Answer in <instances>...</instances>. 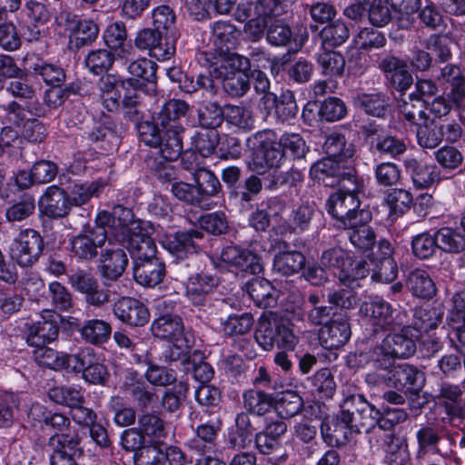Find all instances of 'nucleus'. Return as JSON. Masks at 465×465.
Masks as SVG:
<instances>
[{"label": "nucleus", "instance_id": "obj_1", "mask_svg": "<svg viewBox=\"0 0 465 465\" xmlns=\"http://www.w3.org/2000/svg\"><path fill=\"white\" fill-rule=\"evenodd\" d=\"M189 108L188 103L183 100L170 99L156 114L155 120L167 135V141L163 147V153L167 157V161H175L182 155L183 135L185 129L181 120L186 116Z\"/></svg>", "mask_w": 465, "mask_h": 465}, {"label": "nucleus", "instance_id": "obj_2", "mask_svg": "<svg viewBox=\"0 0 465 465\" xmlns=\"http://www.w3.org/2000/svg\"><path fill=\"white\" fill-rule=\"evenodd\" d=\"M203 238L201 230L191 229L167 235L163 241V247L172 255L174 270L183 276L197 269V252L200 250L199 241Z\"/></svg>", "mask_w": 465, "mask_h": 465}, {"label": "nucleus", "instance_id": "obj_3", "mask_svg": "<svg viewBox=\"0 0 465 465\" xmlns=\"http://www.w3.org/2000/svg\"><path fill=\"white\" fill-rule=\"evenodd\" d=\"M361 187V181L358 180L337 190L327 199L325 203L327 213L337 221L339 228L355 224V220L360 217L361 213L369 212L361 209L358 193Z\"/></svg>", "mask_w": 465, "mask_h": 465}, {"label": "nucleus", "instance_id": "obj_4", "mask_svg": "<svg viewBox=\"0 0 465 465\" xmlns=\"http://www.w3.org/2000/svg\"><path fill=\"white\" fill-rule=\"evenodd\" d=\"M425 374L417 367L400 363L392 366L385 372L368 373L366 381L368 384L377 387L394 388L398 391H407L419 392L425 383Z\"/></svg>", "mask_w": 465, "mask_h": 465}, {"label": "nucleus", "instance_id": "obj_5", "mask_svg": "<svg viewBox=\"0 0 465 465\" xmlns=\"http://www.w3.org/2000/svg\"><path fill=\"white\" fill-rule=\"evenodd\" d=\"M250 58L238 54H229L219 67L214 69L216 77L222 79L223 91L232 98L242 97L251 88L249 74Z\"/></svg>", "mask_w": 465, "mask_h": 465}, {"label": "nucleus", "instance_id": "obj_6", "mask_svg": "<svg viewBox=\"0 0 465 465\" xmlns=\"http://www.w3.org/2000/svg\"><path fill=\"white\" fill-rule=\"evenodd\" d=\"M254 338L264 351H271L274 346L293 350L298 342L289 323L275 316H263L259 320Z\"/></svg>", "mask_w": 465, "mask_h": 465}, {"label": "nucleus", "instance_id": "obj_7", "mask_svg": "<svg viewBox=\"0 0 465 465\" xmlns=\"http://www.w3.org/2000/svg\"><path fill=\"white\" fill-rule=\"evenodd\" d=\"M311 176L328 187L348 185L359 179L351 161L325 157L314 163L310 169Z\"/></svg>", "mask_w": 465, "mask_h": 465}, {"label": "nucleus", "instance_id": "obj_8", "mask_svg": "<svg viewBox=\"0 0 465 465\" xmlns=\"http://www.w3.org/2000/svg\"><path fill=\"white\" fill-rule=\"evenodd\" d=\"M339 414L351 424L356 433H370L377 424L375 416L378 415V409L361 394L347 396L341 404Z\"/></svg>", "mask_w": 465, "mask_h": 465}, {"label": "nucleus", "instance_id": "obj_9", "mask_svg": "<svg viewBox=\"0 0 465 465\" xmlns=\"http://www.w3.org/2000/svg\"><path fill=\"white\" fill-rule=\"evenodd\" d=\"M198 155L192 152H184L182 157L183 169L192 173L195 183V189L198 196L201 197L202 209H211L213 202L211 198L218 196L222 193V185L217 176L198 163H194Z\"/></svg>", "mask_w": 465, "mask_h": 465}, {"label": "nucleus", "instance_id": "obj_10", "mask_svg": "<svg viewBox=\"0 0 465 465\" xmlns=\"http://www.w3.org/2000/svg\"><path fill=\"white\" fill-rule=\"evenodd\" d=\"M45 248L41 234L31 228L21 230L9 246V255L20 267H31L36 263Z\"/></svg>", "mask_w": 465, "mask_h": 465}, {"label": "nucleus", "instance_id": "obj_11", "mask_svg": "<svg viewBox=\"0 0 465 465\" xmlns=\"http://www.w3.org/2000/svg\"><path fill=\"white\" fill-rule=\"evenodd\" d=\"M124 248L116 241L110 240L100 252L97 268L105 286L116 282L125 272L129 260Z\"/></svg>", "mask_w": 465, "mask_h": 465}, {"label": "nucleus", "instance_id": "obj_12", "mask_svg": "<svg viewBox=\"0 0 465 465\" xmlns=\"http://www.w3.org/2000/svg\"><path fill=\"white\" fill-rule=\"evenodd\" d=\"M175 36L163 37L162 33L154 28H143L136 33L134 46L141 51H147L151 57L158 61L171 59L175 54Z\"/></svg>", "mask_w": 465, "mask_h": 465}, {"label": "nucleus", "instance_id": "obj_13", "mask_svg": "<svg viewBox=\"0 0 465 465\" xmlns=\"http://www.w3.org/2000/svg\"><path fill=\"white\" fill-rule=\"evenodd\" d=\"M364 310L374 327V334L379 331H391L401 328L406 323L404 321L406 313L397 310L382 298L376 297L370 302L365 303Z\"/></svg>", "mask_w": 465, "mask_h": 465}, {"label": "nucleus", "instance_id": "obj_14", "mask_svg": "<svg viewBox=\"0 0 465 465\" xmlns=\"http://www.w3.org/2000/svg\"><path fill=\"white\" fill-rule=\"evenodd\" d=\"M377 64L391 88L403 93L413 84V77L409 70L407 61L395 54H380L377 58Z\"/></svg>", "mask_w": 465, "mask_h": 465}, {"label": "nucleus", "instance_id": "obj_15", "mask_svg": "<svg viewBox=\"0 0 465 465\" xmlns=\"http://www.w3.org/2000/svg\"><path fill=\"white\" fill-rule=\"evenodd\" d=\"M217 276L207 272H197L188 278L185 295L188 301L200 310L213 305V293L218 287Z\"/></svg>", "mask_w": 465, "mask_h": 465}, {"label": "nucleus", "instance_id": "obj_16", "mask_svg": "<svg viewBox=\"0 0 465 465\" xmlns=\"http://www.w3.org/2000/svg\"><path fill=\"white\" fill-rule=\"evenodd\" d=\"M68 282L74 291L84 295L89 305L102 307L110 300L109 291L101 288L97 279L86 271L77 270L69 276Z\"/></svg>", "mask_w": 465, "mask_h": 465}, {"label": "nucleus", "instance_id": "obj_17", "mask_svg": "<svg viewBox=\"0 0 465 465\" xmlns=\"http://www.w3.org/2000/svg\"><path fill=\"white\" fill-rule=\"evenodd\" d=\"M351 328L346 314L331 318L319 330V341L326 350H338L351 339Z\"/></svg>", "mask_w": 465, "mask_h": 465}, {"label": "nucleus", "instance_id": "obj_18", "mask_svg": "<svg viewBox=\"0 0 465 465\" xmlns=\"http://www.w3.org/2000/svg\"><path fill=\"white\" fill-rule=\"evenodd\" d=\"M221 261L246 274H259L262 272V258L253 251L237 245L223 248Z\"/></svg>", "mask_w": 465, "mask_h": 465}, {"label": "nucleus", "instance_id": "obj_19", "mask_svg": "<svg viewBox=\"0 0 465 465\" xmlns=\"http://www.w3.org/2000/svg\"><path fill=\"white\" fill-rule=\"evenodd\" d=\"M105 242L98 232H92L87 228L69 239V250L73 257L84 262L95 260Z\"/></svg>", "mask_w": 465, "mask_h": 465}, {"label": "nucleus", "instance_id": "obj_20", "mask_svg": "<svg viewBox=\"0 0 465 465\" xmlns=\"http://www.w3.org/2000/svg\"><path fill=\"white\" fill-rule=\"evenodd\" d=\"M349 363L351 367H370L375 370L373 373L387 371L394 363V361L388 350H385V343L375 345L364 351H358L350 355Z\"/></svg>", "mask_w": 465, "mask_h": 465}, {"label": "nucleus", "instance_id": "obj_21", "mask_svg": "<svg viewBox=\"0 0 465 465\" xmlns=\"http://www.w3.org/2000/svg\"><path fill=\"white\" fill-rule=\"evenodd\" d=\"M114 315L123 323L132 327H142L148 323L150 313L139 300L124 296L113 305Z\"/></svg>", "mask_w": 465, "mask_h": 465}, {"label": "nucleus", "instance_id": "obj_22", "mask_svg": "<svg viewBox=\"0 0 465 465\" xmlns=\"http://www.w3.org/2000/svg\"><path fill=\"white\" fill-rule=\"evenodd\" d=\"M371 221V212H362L360 213V217L355 220V224L351 223L341 227L351 245L363 252L371 251L376 243L375 232L369 225Z\"/></svg>", "mask_w": 465, "mask_h": 465}, {"label": "nucleus", "instance_id": "obj_23", "mask_svg": "<svg viewBox=\"0 0 465 465\" xmlns=\"http://www.w3.org/2000/svg\"><path fill=\"white\" fill-rule=\"evenodd\" d=\"M39 207L45 216L59 219L69 214L72 204L65 190L57 185H51L42 195Z\"/></svg>", "mask_w": 465, "mask_h": 465}, {"label": "nucleus", "instance_id": "obj_24", "mask_svg": "<svg viewBox=\"0 0 465 465\" xmlns=\"http://www.w3.org/2000/svg\"><path fill=\"white\" fill-rule=\"evenodd\" d=\"M124 241H116L125 246L135 262H144L156 256V245L152 237L143 231L141 227L126 235Z\"/></svg>", "mask_w": 465, "mask_h": 465}, {"label": "nucleus", "instance_id": "obj_25", "mask_svg": "<svg viewBox=\"0 0 465 465\" xmlns=\"http://www.w3.org/2000/svg\"><path fill=\"white\" fill-rule=\"evenodd\" d=\"M321 434L323 441L329 446H345L357 434L351 424L340 414L322 421Z\"/></svg>", "mask_w": 465, "mask_h": 465}, {"label": "nucleus", "instance_id": "obj_26", "mask_svg": "<svg viewBox=\"0 0 465 465\" xmlns=\"http://www.w3.org/2000/svg\"><path fill=\"white\" fill-rule=\"evenodd\" d=\"M141 80L124 79L122 89L124 91L120 104L124 116L129 120H137L142 113V105L144 98L145 87L139 84Z\"/></svg>", "mask_w": 465, "mask_h": 465}, {"label": "nucleus", "instance_id": "obj_27", "mask_svg": "<svg viewBox=\"0 0 465 465\" xmlns=\"http://www.w3.org/2000/svg\"><path fill=\"white\" fill-rule=\"evenodd\" d=\"M121 388L132 397L141 410L148 409L158 400L155 392L147 388L136 371H128L125 374Z\"/></svg>", "mask_w": 465, "mask_h": 465}, {"label": "nucleus", "instance_id": "obj_28", "mask_svg": "<svg viewBox=\"0 0 465 465\" xmlns=\"http://www.w3.org/2000/svg\"><path fill=\"white\" fill-rule=\"evenodd\" d=\"M463 390L459 384L442 381L439 384L435 396L438 403L444 408L450 422L455 420V417L460 415L462 406Z\"/></svg>", "mask_w": 465, "mask_h": 465}, {"label": "nucleus", "instance_id": "obj_29", "mask_svg": "<svg viewBox=\"0 0 465 465\" xmlns=\"http://www.w3.org/2000/svg\"><path fill=\"white\" fill-rule=\"evenodd\" d=\"M403 165L413 185L418 189H427L440 181V173L435 166L427 164L413 157H407Z\"/></svg>", "mask_w": 465, "mask_h": 465}, {"label": "nucleus", "instance_id": "obj_30", "mask_svg": "<svg viewBox=\"0 0 465 465\" xmlns=\"http://www.w3.org/2000/svg\"><path fill=\"white\" fill-rule=\"evenodd\" d=\"M353 104L369 116L385 118L391 110V98L382 92L359 93L353 97Z\"/></svg>", "mask_w": 465, "mask_h": 465}, {"label": "nucleus", "instance_id": "obj_31", "mask_svg": "<svg viewBox=\"0 0 465 465\" xmlns=\"http://www.w3.org/2000/svg\"><path fill=\"white\" fill-rule=\"evenodd\" d=\"M59 334V325L55 319L42 317L28 325L26 332V342L29 346L39 348L54 341Z\"/></svg>", "mask_w": 465, "mask_h": 465}, {"label": "nucleus", "instance_id": "obj_32", "mask_svg": "<svg viewBox=\"0 0 465 465\" xmlns=\"http://www.w3.org/2000/svg\"><path fill=\"white\" fill-rule=\"evenodd\" d=\"M411 326L406 323L401 326L399 333H390L382 339L385 350H388L394 360L395 358H409L417 351L415 341L410 337Z\"/></svg>", "mask_w": 465, "mask_h": 465}, {"label": "nucleus", "instance_id": "obj_33", "mask_svg": "<svg viewBox=\"0 0 465 465\" xmlns=\"http://www.w3.org/2000/svg\"><path fill=\"white\" fill-rule=\"evenodd\" d=\"M164 275L165 265L157 257L144 262H134V277L143 286L154 287L162 282Z\"/></svg>", "mask_w": 465, "mask_h": 465}, {"label": "nucleus", "instance_id": "obj_34", "mask_svg": "<svg viewBox=\"0 0 465 465\" xmlns=\"http://www.w3.org/2000/svg\"><path fill=\"white\" fill-rule=\"evenodd\" d=\"M151 331L153 336L167 341L183 337L185 333H193L191 331H185L181 317L171 314L156 318L152 322Z\"/></svg>", "mask_w": 465, "mask_h": 465}, {"label": "nucleus", "instance_id": "obj_35", "mask_svg": "<svg viewBox=\"0 0 465 465\" xmlns=\"http://www.w3.org/2000/svg\"><path fill=\"white\" fill-rule=\"evenodd\" d=\"M27 64L28 69L36 77H40L47 86L62 85L66 80L64 69L57 64L49 63L38 57L35 60L31 59Z\"/></svg>", "mask_w": 465, "mask_h": 465}, {"label": "nucleus", "instance_id": "obj_36", "mask_svg": "<svg viewBox=\"0 0 465 465\" xmlns=\"http://www.w3.org/2000/svg\"><path fill=\"white\" fill-rule=\"evenodd\" d=\"M273 393L258 389H248L242 393V405L245 411L261 417L273 409Z\"/></svg>", "mask_w": 465, "mask_h": 465}, {"label": "nucleus", "instance_id": "obj_37", "mask_svg": "<svg viewBox=\"0 0 465 465\" xmlns=\"http://www.w3.org/2000/svg\"><path fill=\"white\" fill-rule=\"evenodd\" d=\"M123 80L115 74L106 73L100 77L97 83L103 104L109 112H115L121 106V94L117 90V86L120 85L122 87Z\"/></svg>", "mask_w": 465, "mask_h": 465}, {"label": "nucleus", "instance_id": "obj_38", "mask_svg": "<svg viewBox=\"0 0 465 465\" xmlns=\"http://www.w3.org/2000/svg\"><path fill=\"white\" fill-rule=\"evenodd\" d=\"M262 184L264 188L269 191H276L282 186H296L299 183L303 180V174L298 169H290L288 171H281L278 168L272 169V171L265 172L262 173Z\"/></svg>", "mask_w": 465, "mask_h": 465}, {"label": "nucleus", "instance_id": "obj_39", "mask_svg": "<svg viewBox=\"0 0 465 465\" xmlns=\"http://www.w3.org/2000/svg\"><path fill=\"white\" fill-rule=\"evenodd\" d=\"M82 442L80 431L71 428L63 432H55L48 439L51 454H73L79 449Z\"/></svg>", "mask_w": 465, "mask_h": 465}, {"label": "nucleus", "instance_id": "obj_40", "mask_svg": "<svg viewBox=\"0 0 465 465\" xmlns=\"http://www.w3.org/2000/svg\"><path fill=\"white\" fill-rule=\"evenodd\" d=\"M406 286L416 297L431 299L436 293V286L428 272L415 269L409 272Z\"/></svg>", "mask_w": 465, "mask_h": 465}, {"label": "nucleus", "instance_id": "obj_41", "mask_svg": "<svg viewBox=\"0 0 465 465\" xmlns=\"http://www.w3.org/2000/svg\"><path fill=\"white\" fill-rule=\"evenodd\" d=\"M79 331L85 342L101 345L110 339L112 327L110 323L104 320L92 319L85 321Z\"/></svg>", "mask_w": 465, "mask_h": 465}, {"label": "nucleus", "instance_id": "obj_42", "mask_svg": "<svg viewBox=\"0 0 465 465\" xmlns=\"http://www.w3.org/2000/svg\"><path fill=\"white\" fill-rule=\"evenodd\" d=\"M160 127L157 121L156 123L143 121L136 125L140 141L150 147L159 148L162 157L167 161V157L163 153L167 135L163 132V128L160 129Z\"/></svg>", "mask_w": 465, "mask_h": 465}, {"label": "nucleus", "instance_id": "obj_43", "mask_svg": "<svg viewBox=\"0 0 465 465\" xmlns=\"http://www.w3.org/2000/svg\"><path fill=\"white\" fill-rule=\"evenodd\" d=\"M324 153L329 158H336L343 161H351L355 149L351 143H348L344 134L332 133L328 135L322 145Z\"/></svg>", "mask_w": 465, "mask_h": 465}, {"label": "nucleus", "instance_id": "obj_44", "mask_svg": "<svg viewBox=\"0 0 465 465\" xmlns=\"http://www.w3.org/2000/svg\"><path fill=\"white\" fill-rule=\"evenodd\" d=\"M273 409L282 419H290L300 413L303 407L302 398L293 391L273 394Z\"/></svg>", "mask_w": 465, "mask_h": 465}, {"label": "nucleus", "instance_id": "obj_45", "mask_svg": "<svg viewBox=\"0 0 465 465\" xmlns=\"http://www.w3.org/2000/svg\"><path fill=\"white\" fill-rule=\"evenodd\" d=\"M172 344L163 352L164 360L167 361H180L183 365L186 366L191 363L193 354L190 351L194 345V335L193 333H185L183 337L172 340Z\"/></svg>", "mask_w": 465, "mask_h": 465}, {"label": "nucleus", "instance_id": "obj_46", "mask_svg": "<svg viewBox=\"0 0 465 465\" xmlns=\"http://www.w3.org/2000/svg\"><path fill=\"white\" fill-rule=\"evenodd\" d=\"M239 35L240 32L229 22L218 21L213 25V41L221 52L233 49L237 45Z\"/></svg>", "mask_w": 465, "mask_h": 465}, {"label": "nucleus", "instance_id": "obj_47", "mask_svg": "<svg viewBox=\"0 0 465 465\" xmlns=\"http://www.w3.org/2000/svg\"><path fill=\"white\" fill-rule=\"evenodd\" d=\"M262 180L259 174L252 173L246 177L242 183L229 192V198L242 205L250 203L262 191Z\"/></svg>", "mask_w": 465, "mask_h": 465}, {"label": "nucleus", "instance_id": "obj_48", "mask_svg": "<svg viewBox=\"0 0 465 465\" xmlns=\"http://www.w3.org/2000/svg\"><path fill=\"white\" fill-rule=\"evenodd\" d=\"M105 186L102 180L91 183H74L69 188V199L72 206L85 204L93 196L97 197Z\"/></svg>", "mask_w": 465, "mask_h": 465}, {"label": "nucleus", "instance_id": "obj_49", "mask_svg": "<svg viewBox=\"0 0 465 465\" xmlns=\"http://www.w3.org/2000/svg\"><path fill=\"white\" fill-rule=\"evenodd\" d=\"M224 110L218 102H205L197 110V119L200 127L215 130L224 121Z\"/></svg>", "mask_w": 465, "mask_h": 465}, {"label": "nucleus", "instance_id": "obj_50", "mask_svg": "<svg viewBox=\"0 0 465 465\" xmlns=\"http://www.w3.org/2000/svg\"><path fill=\"white\" fill-rule=\"evenodd\" d=\"M247 292L258 307L272 306L276 301L273 297L274 288L265 279L253 278L247 283Z\"/></svg>", "mask_w": 465, "mask_h": 465}, {"label": "nucleus", "instance_id": "obj_51", "mask_svg": "<svg viewBox=\"0 0 465 465\" xmlns=\"http://www.w3.org/2000/svg\"><path fill=\"white\" fill-rule=\"evenodd\" d=\"M99 27L93 20H81L77 28L69 35V49L77 51L95 41Z\"/></svg>", "mask_w": 465, "mask_h": 465}, {"label": "nucleus", "instance_id": "obj_52", "mask_svg": "<svg viewBox=\"0 0 465 465\" xmlns=\"http://www.w3.org/2000/svg\"><path fill=\"white\" fill-rule=\"evenodd\" d=\"M305 262V256L301 252H282L274 258L273 269L282 275H292L299 272L304 267Z\"/></svg>", "mask_w": 465, "mask_h": 465}, {"label": "nucleus", "instance_id": "obj_53", "mask_svg": "<svg viewBox=\"0 0 465 465\" xmlns=\"http://www.w3.org/2000/svg\"><path fill=\"white\" fill-rule=\"evenodd\" d=\"M267 42L276 47H288L293 41L290 25L283 19H270L266 30Z\"/></svg>", "mask_w": 465, "mask_h": 465}, {"label": "nucleus", "instance_id": "obj_54", "mask_svg": "<svg viewBox=\"0 0 465 465\" xmlns=\"http://www.w3.org/2000/svg\"><path fill=\"white\" fill-rule=\"evenodd\" d=\"M265 107H274L277 117L282 122L294 118L299 110L294 94L290 90L283 91L280 96L274 94Z\"/></svg>", "mask_w": 465, "mask_h": 465}, {"label": "nucleus", "instance_id": "obj_55", "mask_svg": "<svg viewBox=\"0 0 465 465\" xmlns=\"http://www.w3.org/2000/svg\"><path fill=\"white\" fill-rule=\"evenodd\" d=\"M157 64L145 57L133 60L127 66L128 73L132 75L128 79L141 80V86L146 84L155 85Z\"/></svg>", "mask_w": 465, "mask_h": 465}, {"label": "nucleus", "instance_id": "obj_56", "mask_svg": "<svg viewBox=\"0 0 465 465\" xmlns=\"http://www.w3.org/2000/svg\"><path fill=\"white\" fill-rule=\"evenodd\" d=\"M350 35L346 24L341 19H332L320 32L319 37L322 45L336 47L341 45Z\"/></svg>", "mask_w": 465, "mask_h": 465}, {"label": "nucleus", "instance_id": "obj_57", "mask_svg": "<svg viewBox=\"0 0 465 465\" xmlns=\"http://www.w3.org/2000/svg\"><path fill=\"white\" fill-rule=\"evenodd\" d=\"M438 249L449 253H460L465 250V237L458 231L442 227L435 232Z\"/></svg>", "mask_w": 465, "mask_h": 465}, {"label": "nucleus", "instance_id": "obj_58", "mask_svg": "<svg viewBox=\"0 0 465 465\" xmlns=\"http://www.w3.org/2000/svg\"><path fill=\"white\" fill-rule=\"evenodd\" d=\"M313 204L303 203L292 209L287 222L288 230L293 233H302L310 228L314 216Z\"/></svg>", "mask_w": 465, "mask_h": 465}, {"label": "nucleus", "instance_id": "obj_59", "mask_svg": "<svg viewBox=\"0 0 465 465\" xmlns=\"http://www.w3.org/2000/svg\"><path fill=\"white\" fill-rule=\"evenodd\" d=\"M323 300H325L324 292L321 294L312 292L308 295L307 302L311 308L307 311V320L313 326L322 325L323 322L325 323L331 315L332 318L336 317L329 304H322Z\"/></svg>", "mask_w": 465, "mask_h": 465}, {"label": "nucleus", "instance_id": "obj_60", "mask_svg": "<svg viewBox=\"0 0 465 465\" xmlns=\"http://www.w3.org/2000/svg\"><path fill=\"white\" fill-rule=\"evenodd\" d=\"M48 397L52 401L70 408V411L76 405L85 401L82 389L75 386L51 388L48 391Z\"/></svg>", "mask_w": 465, "mask_h": 465}, {"label": "nucleus", "instance_id": "obj_61", "mask_svg": "<svg viewBox=\"0 0 465 465\" xmlns=\"http://www.w3.org/2000/svg\"><path fill=\"white\" fill-rule=\"evenodd\" d=\"M323 292L325 293V299L333 313H335V316H339L337 314L338 310L349 311L356 305V295L351 289H328Z\"/></svg>", "mask_w": 465, "mask_h": 465}, {"label": "nucleus", "instance_id": "obj_62", "mask_svg": "<svg viewBox=\"0 0 465 465\" xmlns=\"http://www.w3.org/2000/svg\"><path fill=\"white\" fill-rule=\"evenodd\" d=\"M284 157L283 151L280 143H276V146L266 150L262 153L252 156L250 163V168L256 173H262L265 167L270 169L278 168Z\"/></svg>", "mask_w": 465, "mask_h": 465}, {"label": "nucleus", "instance_id": "obj_63", "mask_svg": "<svg viewBox=\"0 0 465 465\" xmlns=\"http://www.w3.org/2000/svg\"><path fill=\"white\" fill-rule=\"evenodd\" d=\"M316 60L326 76H341L344 72L346 61L341 54L332 50H323L317 54Z\"/></svg>", "mask_w": 465, "mask_h": 465}, {"label": "nucleus", "instance_id": "obj_64", "mask_svg": "<svg viewBox=\"0 0 465 465\" xmlns=\"http://www.w3.org/2000/svg\"><path fill=\"white\" fill-rule=\"evenodd\" d=\"M107 407L113 413L114 422L117 426L127 427L134 423L136 411L133 407L128 406L122 397H111Z\"/></svg>", "mask_w": 465, "mask_h": 465}]
</instances>
